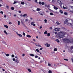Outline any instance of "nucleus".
Masks as SVG:
<instances>
[{"mask_svg": "<svg viewBox=\"0 0 73 73\" xmlns=\"http://www.w3.org/2000/svg\"><path fill=\"white\" fill-rule=\"evenodd\" d=\"M66 35V33L62 31H60L58 35L59 37L63 38L65 37V35Z\"/></svg>", "mask_w": 73, "mask_h": 73, "instance_id": "f257e3e1", "label": "nucleus"}, {"mask_svg": "<svg viewBox=\"0 0 73 73\" xmlns=\"http://www.w3.org/2000/svg\"><path fill=\"white\" fill-rule=\"evenodd\" d=\"M63 41L64 42H66V43H68L70 42V40L68 39L67 38H64L62 39Z\"/></svg>", "mask_w": 73, "mask_h": 73, "instance_id": "f03ea898", "label": "nucleus"}, {"mask_svg": "<svg viewBox=\"0 0 73 73\" xmlns=\"http://www.w3.org/2000/svg\"><path fill=\"white\" fill-rule=\"evenodd\" d=\"M55 31H56L57 32L58 31H60V29L58 28H56L55 29Z\"/></svg>", "mask_w": 73, "mask_h": 73, "instance_id": "7ed1b4c3", "label": "nucleus"}, {"mask_svg": "<svg viewBox=\"0 0 73 73\" xmlns=\"http://www.w3.org/2000/svg\"><path fill=\"white\" fill-rule=\"evenodd\" d=\"M54 9L56 10H57V9H58V8L56 7V6H54Z\"/></svg>", "mask_w": 73, "mask_h": 73, "instance_id": "20e7f679", "label": "nucleus"}, {"mask_svg": "<svg viewBox=\"0 0 73 73\" xmlns=\"http://www.w3.org/2000/svg\"><path fill=\"white\" fill-rule=\"evenodd\" d=\"M4 53L5 54L6 56L7 57H8V56H9V54H6V53H5V52H4Z\"/></svg>", "mask_w": 73, "mask_h": 73, "instance_id": "39448f33", "label": "nucleus"}, {"mask_svg": "<svg viewBox=\"0 0 73 73\" xmlns=\"http://www.w3.org/2000/svg\"><path fill=\"white\" fill-rule=\"evenodd\" d=\"M27 37H29V38H30L31 37V36L30 35H27Z\"/></svg>", "mask_w": 73, "mask_h": 73, "instance_id": "423d86ee", "label": "nucleus"}, {"mask_svg": "<svg viewBox=\"0 0 73 73\" xmlns=\"http://www.w3.org/2000/svg\"><path fill=\"white\" fill-rule=\"evenodd\" d=\"M30 55L31 56H32V57H34L35 56V55L32 54H30Z\"/></svg>", "mask_w": 73, "mask_h": 73, "instance_id": "0eeeda50", "label": "nucleus"}, {"mask_svg": "<svg viewBox=\"0 0 73 73\" xmlns=\"http://www.w3.org/2000/svg\"><path fill=\"white\" fill-rule=\"evenodd\" d=\"M64 15H66V16H67L68 15V13L66 12H65L64 13Z\"/></svg>", "mask_w": 73, "mask_h": 73, "instance_id": "6e6552de", "label": "nucleus"}, {"mask_svg": "<svg viewBox=\"0 0 73 73\" xmlns=\"http://www.w3.org/2000/svg\"><path fill=\"white\" fill-rule=\"evenodd\" d=\"M59 12L62 14V13H63V11H62L61 10H60Z\"/></svg>", "mask_w": 73, "mask_h": 73, "instance_id": "1a4fd4ad", "label": "nucleus"}, {"mask_svg": "<svg viewBox=\"0 0 73 73\" xmlns=\"http://www.w3.org/2000/svg\"><path fill=\"white\" fill-rule=\"evenodd\" d=\"M27 16V14H25L23 15V17H26Z\"/></svg>", "mask_w": 73, "mask_h": 73, "instance_id": "9d476101", "label": "nucleus"}, {"mask_svg": "<svg viewBox=\"0 0 73 73\" xmlns=\"http://www.w3.org/2000/svg\"><path fill=\"white\" fill-rule=\"evenodd\" d=\"M4 27H5V28H7V29H8V26L7 25H4Z\"/></svg>", "mask_w": 73, "mask_h": 73, "instance_id": "9b49d317", "label": "nucleus"}, {"mask_svg": "<svg viewBox=\"0 0 73 73\" xmlns=\"http://www.w3.org/2000/svg\"><path fill=\"white\" fill-rule=\"evenodd\" d=\"M4 33H5L6 35H8V33L7 32V31L5 30L4 31Z\"/></svg>", "mask_w": 73, "mask_h": 73, "instance_id": "f8f14e48", "label": "nucleus"}, {"mask_svg": "<svg viewBox=\"0 0 73 73\" xmlns=\"http://www.w3.org/2000/svg\"><path fill=\"white\" fill-rule=\"evenodd\" d=\"M58 3H59V4H61V1H58Z\"/></svg>", "mask_w": 73, "mask_h": 73, "instance_id": "ddd939ff", "label": "nucleus"}, {"mask_svg": "<svg viewBox=\"0 0 73 73\" xmlns=\"http://www.w3.org/2000/svg\"><path fill=\"white\" fill-rule=\"evenodd\" d=\"M21 4H22V5H24L25 3L24 2H21Z\"/></svg>", "mask_w": 73, "mask_h": 73, "instance_id": "4468645a", "label": "nucleus"}, {"mask_svg": "<svg viewBox=\"0 0 73 73\" xmlns=\"http://www.w3.org/2000/svg\"><path fill=\"white\" fill-rule=\"evenodd\" d=\"M47 33H48V32H47V31H45L44 33V34H47Z\"/></svg>", "mask_w": 73, "mask_h": 73, "instance_id": "2eb2a0df", "label": "nucleus"}, {"mask_svg": "<svg viewBox=\"0 0 73 73\" xmlns=\"http://www.w3.org/2000/svg\"><path fill=\"white\" fill-rule=\"evenodd\" d=\"M18 35L19 37H22L23 36H22V35H21L20 34H18Z\"/></svg>", "mask_w": 73, "mask_h": 73, "instance_id": "dca6fc26", "label": "nucleus"}, {"mask_svg": "<svg viewBox=\"0 0 73 73\" xmlns=\"http://www.w3.org/2000/svg\"><path fill=\"white\" fill-rule=\"evenodd\" d=\"M70 25H72V28L73 29V23H70Z\"/></svg>", "mask_w": 73, "mask_h": 73, "instance_id": "f3484780", "label": "nucleus"}, {"mask_svg": "<svg viewBox=\"0 0 73 73\" xmlns=\"http://www.w3.org/2000/svg\"><path fill=\"white\" fill-rule=\"evenodd\" d=\"M50 44H47V45L46 47H47V48L48 47H49V46H50Z\"/></svg>", "mask_w": 73, "mask_h": 73, "instance_id": "a211bd4d", "label": "nucleus"}, {"mask_svg": "<svg viewBox=\"0 0 73 73\" xmlns=\"http://www.w3.org/2000/svg\"><path fill=\"white\" fill-rule=\"evenodd\" d=\"M54 51L56 52V51H57V48H55L54 50Z\"/></svg>", "mask_w": 73, "mask_h": 73, "instance_id": "6ab92c4d", "label": "nucleus"}, {"mask_svg": "<svg viewBox=\"0 0 73 73\" xmlns=\"http://www.w3.org/2000/svg\"><path fill=\"white\" fill-rule=\"evenodd\" d=\"M41 9H39V8H37L36 9V11H40V10Z\"/></svg>", "mask_w": 73, "mask_h": 73, "instance_id": "aec40b11", "label": "nucleus"}, {"mask_svg": "<svg viewBox=\"0 0 73 73\" xmlns=\"http://www.w3.org/2000/svg\"><path fill=\"white\" fill-rule=\"evenodd\" d=\"M47 36L49 37L50 36V33H48L47 34Z\"/></svg>", "mask_w": 73, "mask_h": 73, "instance_id": "412c9836", "label": "nucleus"}, {"mask_svg": "<svg viewBox=\"0 0 73 73\" xmlns=\"http://www.w3.org/2000/svg\"><path fill=\"white\" fill-rule=\"evenodd\" d=\"M42 5H45V3L44 2H42Z\"/></svg>", "mask_w": 73, "mask_h": 73, "instance_id": "4be33fe9", "label": "nucleus"}, {"mask_svg": "<svg viewBox=\"0 0 73 73\" xmlns=\"http://www.w3.org/2000/svg\"><path fill=\"white\" fill-rule=\"evenodd\" d=\"M50 15H51V16H52L54 15V14H53V13H50Z\"/></svg>", "mask_w": 73, "mask_h": 73, "instance_id": "5701e85b", "label": "nucleus"}, {"mask_svg": "<svg viewBox=\"0 0 73 73\" xmlns=\"http://www.w3.org/2000/svg\"><path fill=\"white\" fill-rule=\"evenodd\" d=\"M44 23H47V20L46 19L44 20Z\"/></svg>", "mask_w": 73, "mask_h": 73, "instance_id": "b1692460", "label": "nucleus"}, {"mask_svg": "<svg viewBox=\"0 0 73 73\" xmlns=\"http://www.w3.org/2000/svg\"><path fill=\"white\" fill-rule=\"evenodd\" d=\"M56 23L58 25H60V23L58 21L56 22Z\"/></svg>", "mask_w": 73, "mask_h": 73, "instance_id": "393cba45", "label": "nucleus"}, {"mask_svg": "<svg viewBox=\"0 0 73 73\" xmlns=\"http://www.w3.org/2000/svg\"><path fill=\"white\" fill-rule=\"evenodd\" d=\"M28 70L29 71V72H32V71H31V69H30V68L28 69Z\"/></svg>", "mask_w": 73, "mask_h": 73, "instance_id": "a878e982", "label": "nucleus"}, {"mask_svg": "<svg viewBox=\"0 0 73 73\" xmlns=\"http://www.w3.org/2000/svg\"><path fill=\"white\" fill-rule=\"evenodd\" d=\"M56 41H57V42H58V43L60 42V41L58 39H56Z\"/></svg>", "mask_w": 73, "mask_h": 73, "instance_id": "bb28decb", "label": "nucleus"}, {"mask_svg": "<svg viewBox=\"0 0 73 73\" xmlns=\"http://www.w3.org/2000/svg\"><path fill=\"white\" fill-rule=\"evenodd\" d=\"M17 2L16 1H14V2L13 3V4H16V3H17Z\"/></svg>", "mask_w": 73, "mask_h": 73, "instance_id": "cd10ccee", "label": "nucleus"}, {"mask_svg": "<svg viewBox=\"0 0 73 73\" xmlns=\"http://www.w3.org/2000/svg\"><path fill=\"white\" fill-rule=\"evenodd\" d=\"M35 24V22H32L31 23V25H33Z\"/></svg>", "mask_w": 73, "mask_h": 73, "instance_id": "c85d7f7f", "label": "nucleus"}, {"mask_svg": "<svg viewBox=\"0 0 73 73\" xmlns=\"http://www.w3.org/2000/svg\"><path fill=\"white\" fill-rule=\"evenodd\" d=\"M18 25H20V22L19 21H18Z\"/></svg>", "mask_w": 73, "mask_h": 73, "instance_id": "c756f323", "label": "nucleus"}, {"mask_svg": "<svg viewBox=\"0 0 73 73\" xmlns=\"http://www.w3.org/2000/svg\"><path fill=\"white\" fill-rule=\"evenodd\" d=\"M48 73H52V71L50 70H49L48 72Z\"/></svg>", "mask_w": 73, "mask_h": 73, "instance_id": "7c9ffc66", "label": "nucleus"}, {"mask_svg": "<svg viewBox=\"0 0 73 73\" xmlns=\"http://www.w3.org/2000/svg\"><path fill=\"white\" fill-rule=\"evenodd\" d=\"M45 7H49V5H45Z\"/></svg>", "mask_w": 73, "mask_h": 73, "instance_id": "2f4dec72", "label": "nucleus"}, {"mask_svg": "<svg viewBox=\"0 0 73 73\" xmlns=\"http://www.w3.org/2000/svg\"><path fill=\"white\" fill-rule=\"evenodd\" d=\"M35 50L36 51H37V52H40V51H39V50H38V49H36Z\"/></svg>", "mask_w": 73, "mask_h": 73, "instance_id": "473e14b6", "label": "nucleus"}, {"mask_svg": "<svg viewBox=\"0 0 73 73\" xmlns=\"http://www.w3.org/2000/svg\"><path fill=\"white\" fill-rule=\"evenodd\" d=\"M63 59L64 60H65V61H68V59L64 58Z\"/></svg>", "mask_w": 73, "mask_h": 73, "instance_id": "72a5a7b5", "label": "nucleus"}, {"mask_svg": "<svg viewBox=\"0 0 73 73\" xmlns=\"http://www.w3.org/2000/svg\"><path fill=\"white\" fill-rule=\"evenodd\" d=\"M14 9H15V8L13 7H12L11 8V10H14Z\"/></svg>", "mask_w": 73, "mask_h": 73, "instance_id": "f704fd0d", "label": "nucleus"}, {"mask_svg": "<svg viewBox=\"0 0 73 73\" xmlns=\"http://www.w3.org/2000/svg\"><path fill=\"white\" fill-rule=\"evenodd\" d=\"M38 56L37 55H36L35 56V58H38Z\"/></svg>", "mask_w": 73, "mask_h": 73, "instance_id": "c9c22d12", "label": "nucleus"}, {"mask_svg": "<svg viewBox=\"0 0 73 73\" xmlns=\"http://www.w3.org/2000/svg\"><path fill=\"white\" fill-rule=\"evenodd\" d=\"M6 8H7V9H9V6L7 5Z\"/></svg>", "mask_w": 73, "mask_h": 73, "instance_id": "e433bc0d", "label": "nucleus"}, {"mask_svg": "<svg viewBox=\"0 0 73 73\" xmlns=\"http://www.w3.org/2000/svg\"><path fill=\"white\" fill-rule=\"evenodd\" d=\"M63 9H67V8L65 7L64 6L63 7Z\"/></svg>", "mask_w": 73, "mask_h": 73, "instance_id": "4c0bfd02", "label": "nucleus"}, {"mask_svg": "<svg viewBox=\"0 0 73 73\" xmlns=\"http://www.w3.org/2000/svg\"><path fill=\"white\" fill-rule=\"evenodd\" d=\"M48 65L49 66H51V64H50L48 63Z\"/></svg>", "mask_w": 73, "mask_h": 73, "instance_id": "58836bf2", "label": "nucleus"}, {"mask_svg": "<svg viewBox=\"0 0 73 73\" xmlns=\"http://www.w3.org/2000/svg\"><path fill=\"white\" fill-rule=\"evenodd\" d=\"M71 49H73V46H72L70 47Z\"/></svg>", "mask_w": 73, "mask_h": 73, "instance_id": "ea45409f", "label": "nucleus"}, {"mask_svg": "<svg viewBox=\"0 0 73 73\" xmlns=\"http://www.w3.org/2000/svg\"><path fill=\"white\" fill-rule=\"evenodd\" d=\"M11 57H12L13 58V57H15V55H13V54H12L11 55Z\"/></svg>", "mask_w": 73, "mask_h": 73, "instance_id": "a19ab883", "label": "nucleus"}, {"mask_svg": "<svg viewBox=\"0 0 73 73\" xmlns=\"http://www.w3.org/2000/svg\"><path fill=\"white\" fill-rule=\"evenodd\" d=\"M39 4H40V5H41L42 4V3H41V2H39Z\"/></svg>", "mask_w": 73, "mask_h": 73, "instance_id": "79ce46f5", "label": "nucleus"}, {"mask_svg": "<svg viewBox=\"0 0 73 73\" xmlns=\"http://www.w3.org/2000/svg\"><path fill=\"white\" fill-rule=\"evenodd\" d=\"M36 46H38V45H39V44H36Z\"/></svg>", "mask_w": 73, "mask_h": 73, "instance_id": "37998d69", "label": "nucleus"}, {"mask_svg": "<svg viewBox=\"0 0 73 73\" xmlns=\"http://www.w3.org/2000/svg\"><path fill=\"white\" fill-rule=\"evenodd\" d=\"M23 36H25V34L24 32L23 33Z\"/></svg>", "mask_w": 73, "mask_h": 73, "instance_id": "c03bdc74", "label": "nucleus"}, {"mask_svg": "<svg viewBox=\"0 0 73 73\" xmlns=\"http://www.w3.org/2000/svg\"><path fill=\"white\" fill-rule=\"evenodd\" d=\"M52 3H54V2H55V1H54V0H52Z\"/></svg>", "mask_w": 73, "mask_h": 73, "instance_id": "a18cd8bd", "label": "nucleus"}, {"mask_svg": "<svg viewBox=\"0 0 73 73\" xmlns=\"http://www.w3.org/2000/svg\"><path fill=\"white\" fill-rule=\"evenodd\" d=\"M2 14H3V13H4L3 12L1 11L0 12Z\"/></svg>", "mask_w": 73, "mask_h": 73, "instance_id": "49530a36", "label": "nucleus"}, {"mask_svg": "<svg viewBox=\"0 0 73 73\" xmlns=\"http://www.w3.org/2000/svg\"><path fill=\"white\" fill-rule=\"evenodd\" d=\"M13 60L14 61H15V58H13Z\"/></svg>", "mask_w": 73, "mask_h": 73, "instance_id": "de8ad7c7", "label": "nucleus"}, {"mask_svg": "<svg viewBox=\"0 0 73 73\" xmlns=\"http://www.w3.org/2000/svg\"><path fill=\"white\" fill-rule=\"evenodd\" d=\"M42 25L39 28L40 29H41V28H42Z\"/></svg>", "mask_w": 73, "mask_h": 73, "instance_id": "09e8293b", "label": "nucleus"}, {"mask_svg": "<svg viewBox=\"0 0 73 73\" xmlns=\"http://www.w3.org/2000/svg\"><path fill=\"white\" fill-rule=\"evenodd\" d=\"M33 25L34 27H35L36 26V24L34 23Z\"/></svg>", "mask_w": 73, "mask_h": 73, "instance_id": "8fccbe9b", "label": "nucleus"}, {"mask_svg": "<svg viewBox=\"0 0 73 73\" xmlns=\"http://www.w3.org/2000/svg\"><path fill=\"white\" fill-rule=\"evenodd\" d=\"M19 13H21V11H19Z\"/></svg>", "mask_w": 73, "mask_h": 73, "instance_id": "3c124183", "label": "nucleus"}, {"mask_svg": "<svg viewBox=\"0 0 73 73\" xmlns=\"http://www.w3.org/2000/svg\"><path fill=\"white\" fill-rule=\"evenodd\" d=\"M9 24H10V25L12 24V22H9Z\"/></svg>", "mask_w": 73, "mask_h": 73, "instance_id": "603ef678", "label": "nucleus"}, {"mask_svg": "<svg viewBox=\"0 0 73 73\" xmlns=\"http://www.w3.org/2000/svg\"><path fill=\"white\" fill-rule=\"evenodd\" d=\"M15 60V62H17V59H16V60Z\"/></svg>", "mask_w": 73, "mask_h": 73, "instance_id": "864d4df0", "label": "nucleus"}, {"mask_svg": "<svg viewBox=\"0 0 73 73\" xmlns=\"http://www.w3.org/2000/svg\"><path fill=\"white\" fill-rule=\"evenodd\" d=\"M64 24H66V22L65 21H64Z\"/></svg>", "mask_w": 73, "mask_h": 73, "instance_id": "5fc2aeb1", "label": "nucleus"}, {"mask_svg": "<svg viewBox=\"0 0 73 73\" xmlns=\"http://www.w3.org/2000/svg\"><path fill=\"white\" fill-rule=\"evenodd\" d=\"M4 17H5V18H6V17H7V15H5L4 16Z\"/></svg>", "mask_w": 73, "mask_h": 73, "instance_id": "6e6d98bb", "label": "nucleus"}, {"mask_svg": "<svg viewBox=\"0 0 73 73\" xmlns=\"http://www.w3.org/2000/svg\"><path fill=\"white\" fill-rule=\"evenodd\" d=\"M4 43L5 45H7V43H6V42H5Z\"/></svg>", "mask_w": 73, "mask_h": 73, "instance_id": "4d7b16f0", "label": "nucleus"}, {"mask_svg": "<svg viewBox=\"0 0 73 73\" xmlns=\"http://www.w3.org/2000/svg\"><path fill=\"white\" fill-rule=\"evenodd\" d=\"M38 47H41V45H39H39L38 46Z\"/></svg>", "mask_w": 73, "mask_h": 73, "instance_id": "13d9d810", "label": "nucleus"}, {"mask_svg": "<svg viewBox=\"0 0 73 73\" xmlns=\"http://www.w3.org/2000/svg\"><path fill=\"white\" fill-rule=\"evenodd\" d=\"M2 70L3 71V72H4V71H5V69H2Z\"/></svg>", "mask_w": 73, "mask_h": 73, "instance_id": "bf43d9fd", "label": "nucleus"}, {"mask_svg": "<svg viewBox=\"0 0 73 73\" xmlns=\"http://www.w3.org/2000/svg\"><path fill=\"white\" fill-rule=\"evenodd\" d=\"M66 22H68V19H66L65 21Z\"/></svg>", "mask_w": 73, "mask_h": 73, "instance_id": "052dcab7", "label": "nucleus"}, {"mask_svg": "<svg viewBox=\"0 0 73 73\" xmlns=\"http://www.w3.org/2000/svg\"><path fill=\"white\" fill-rule=\"evenodd\" d=\"M22 56H25V54H22Z\"/></svg>", "mask_w": 73, "mask_h": 73, "instance_id": "680f3d73", "label": "nucleus"}, {"mask_svg": "<svg viewBox=\"0 0 73 73\" xmlns=\"http://www.w3.org/2000/svg\"><path fill=\"white\" fill-rule=\"evenodd\" d=\"M54 33L55 34H57V33L56 32H55Z\"/></svg>", "mask_w": 73, "mask_h": 73, "instance_id": "e2e57ef3", "label": "nucleus"}, {"mask_svg": "<svg viewBox=\"0 0 73 73\" xmlns=\"http://www.w3.org/2000/svg\"><path fill=\"white\" fill-rule=\"evenodd\" d=\"M42 48H40V50H42Z\"/></svg>", "mask_w": 73, "mask_h": 73, "instance_id": "0e129e2a", "label": "nucleus"}, {"mask_svg": "<svg viewBox=\"0 0 73 73\" xmlns=\"http://www.w3.org/2000/svg\"><path fill=\"white\" fill-rule=\"evenodd\" d=\"M14 17H16V14L14 15Z\"/></svg>", "mask_w": 73, "mask_h": 73, "instance_id": "69168bd1", "label": "nucleus"}, {"mask_svg": "<svg viewBox=\"0 0 73 73\" xmlns=\"http://www.w3.org/2000/svg\"><path fill=\"white\" fill-rule=\"evenodd\" d=\"M20 16H21V17H22L23 16V15L22 14H21V15H20Z\"/></svg>", "mask_w": 73, "mask_h": 73, "instance_id": "338daca9", "label": "nucleus"}, {"mask_svg": "<svg viewBox=\"0 0 73 73\" xmlns=\"http://www.w3.org/2000/svg\"><path fill=\"white\" fill-rule=\"evenodd\" d=\"M35 3H36L37 2V0H36L35 1Z\"/></svg>", "mask_w": 73, "mask_h": 73, "instance_id": "774afa93", "label": "nucleus"}]
</instances>
